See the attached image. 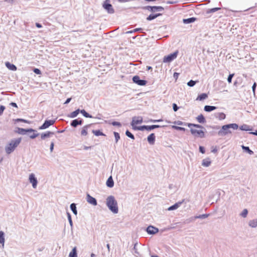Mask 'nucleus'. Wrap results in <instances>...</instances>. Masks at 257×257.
Masks as SVG:
<instances>
[{"label":"nucleus","mask_w":257,"mask_h":257,"mask_svg":"<svg viewBox=\"0 0 257 257\" xmlns=\"http://www.w3.org/2000/svg\"><path fill=\"white\" fill-rule=\"evenodd\" d=\"M106 205L108 208L114 213H118L117 203L112 196H108L106 199Z\"/></svg>","instance_id":"nucleus-1"},{"label":"nucleus","mask_w":257,"mask_h":257,"mask_svg":"<svg viewBox=\"0 0 257 257\" xmlns=\"http://www.w3.org/2000/svg\"><path fill=\"white\" fill-rule=\"evenodd\" d=\"M21 138H18L16 139L12 140L7 145L5 148V150L8 154H11L13 152L15 149L19 145L21 142Z\"/></svg>","instance_id":"nucleus-2"},{"label":"nucleus","mask_w":257,"mask_h":257,"mask_svg":"<svg viewBox=\"0 0 257 257\" xmlns=\"http://www.w3.org/2000/svg\"><path fill=\"white\" fill-rule=\"evenodd\" d=\"M238 125L236 123H231L227 125H224L222 126L221 129L218 132V134L220 136H225L228 134H231V132L229 130L231 128L233 130L238 128Z\"/></svg>","instance_id":"nucleus-3"},{"label":"nucleus","mask_w":257,"mask_h":257,"mask_svg":"<svg viewBox=\"0 0 257 257\" xmlns=\"http://www.w3.org/2000/svg\"><path fill=\"white\" fill-rule=\"evenodd\" d=\"M190 132L193 135L196 137H200L201 138L204 137V132L201 130H197L194 128H191Z\"/></svg>","instance_id":"nucleus-4"},{"label":"nucleus","mask_w":257,"mask_h":257,"mask_svg":"<svg viewBox=\"0 0 257 257\" xmlns=\"http://www.w3.org/2000/svg\"><path fill=\"white\" fill-rule=\"evenodd\" d=\"M178 55V51H176L174 53L166 56L163 58V62L167 63L170 62L175 59Z\"/></svg>","instance_id":"nucleus-5"},{"label":"nucleus","mask_w":257,"mask_h":257,"mask_svg":"<svg viewBox=\"0 0 257 257\" xmlns=\"http://www.w3.org/2000/svg\"><path fill=\"white\" fill-rule=\"evenodd\" d=\"M143 122V118L141 116L134 117L133 118V120L131 123V125L133 127L134 129L137 130L138 127L136 126V125L140 124Z\"/></svg>","instance_id":"nucleus-6"},{"label":"nucleus","mask_w":257,"mask_h":257,"mask_svg":"<svg viewBox=\"0 0 257 257\" xmlns=\"http://www.w3.org/2000/svg\"><path fill=\"white\" fill-rule=\"evenodd\" d=\"M133 81L134 83L140 86H145L147 83L146 80H141L140 77L138 75H136L133 77Z\"/></svg>","instance_id":"nucleus-7"},{"label":"nucleus","mask_w":257,"mask_h":257,"mask_svg":"<svg viewBox=\"0 0 257 257\" xmlns=\"http://www.w3.org/2000/svg\"><path fill=\"white\" fill-rule=\"evenodd\" d=\"M160 127L159 125H143L140 126L137 128V130L140 131H144V130H146L147 131H151L156 128H158Z\"/></svg>","instance_id":"nucleus-8"},{"label":"nucleus","mask_w":257,"mask_h":257,"mask_svg":"<svg viewBox=\"0 0 257 257\" xmlns=\"http://www.w3.org/2000/svg\"><path fill=\"white\" fill-rule=\"evenodd\" d=\"M29 181L32 184V186L34 188H36L37 185V180L35 177L34 174H31L29 176Z\"/></svg>","instance_id":"nucleus-9"},{"label":"nucleus","mask_w":257,"mask_h":257,"mask_svg":"<svg viewBox=\"0 0 257 257\" xmlns=\"http://www.w3.org/2000/svg\"><path fill=\"white\" fill-rule=\"evenodd\" d=\"M55 122L53 120H46L42 126L40 127V130L45 129L48 128L49 126L53 125Z\"/></svg>","instance_id":"nucleus-10"},{"label":"nucleus","mask_w":257,"mask_h":257,"mask_svg":"<svg viewBox=\"0 0 257 257\" xmlns=\"http://www.w3.org/2000/svg\"><path fill=\"white\" fill-rule=\"evenodd\" d=\"M159 230L157 228L152 226H149L147 229V231L149 234H155L158 232Z\"/></svg>","instance_id":"nucleus-11"},{"label":"nucleus","mask_w":257,"mask_h":257,"mask_svg":"<svg viewBox=\"0 0 257 257\" xmlns=\"http://www.w3.org/2000/svg\"><path fill=\"white\" fill-rule=\"evenodd\" d=\"M103 8L107 11L109 13L112 14L114 13V10L112 7V5L109 4H104Z\"/></svg>","instance_id":"nucleus-12"},{"label":"nucleus","mask_w":257,"mask_h":257,"mask_svg":"<svg viewBox=\"0 0 257 257\" xmlns=\"http://www.w3.org/2000/svg\"><path fill=\"white\" fill-rule=\"evenodd\" d=\"M87 201L89 203L93 205H96L97 204V201L96 199L93 197L91 196L89 194H87Z\"/></svg>","instance_id":"nucleus-13"},{"label":"nucleus","mask_w":257,"mask_h":257,"mask_svg":"<svg viewBox=\"0 0 257 257\" xmlns=\"http://www.w3.org/2000/svg\"><path fill=\"white\" fill-rule=\"evenodd\" d=\"M155 138L156 137L155 134L152 133L148 137V141L150 144L153 145L155 142Z\"/></svg>","instance_id":"nucleus-14"},{"label":"nucleus","mask_w":257,"mask_h":257,"mask_svg":"<svg viewBox=\"0 0 257 257\" xmlns=\"http://www.w3.org/2000/svg\"><path fill=\"white\" fill-rule=\"evenodd\" d=\"M148 9L149 11L154 12H156V11H162L163 10V8L162 7L154 6V7H149Z\"/></svg>","instance_id":"nucleus-15"},{"label":"nucleus","mask_w":257,"mask_h":257,"mask_svg":"<svg viewBox=\"0 0 257 257\" xmlns=\"http://www.w3.org/2000/svg\"><path fill=\"white\" fill-rule=\"evenodd\" d=\"M6 66L9 69L11 70L16 71L17 70L16 66L15 65L11 64L9 62H6Z\"/></svg>","instance_id":"nucleus-16"},{"label":"nucleus","mask_w":257,"mask_h":257,"mask_svg":"<svg viewBox=\"0 0 257 257\" xmlns=\"http://www.w3.org/2000/svg\"><path fill=\"white\" fill-rule=\"evenodd\" d=\"M82 123L81 119L78 120L77 119L73 120L71 123V125L73 127H76L78 125H80Z\"/></svg>","instance_id":"nucleus-17"},{"label":"nucleus","mask_w":257,"mask_h":257,"mask_svg":"<svg viewBox=\"0 0 257 257\" xmlns=\"http://www.w3.org/2000/svg\"><path fill=\"white\" fill-rule=\"evenodd\" d=\"M106 185L108 187H112L114 185V182L111 176H110L106 181Z\"/></svg>","instance_id":"nucleus-18"},{"label":"nucleus","mask_w":257,"mask_h":257,"mask_svg":"<svg viewBox=\"0 0 257 257\" xmlns=\"http://www.w3.org/2000/svg\"><path fill=\"white\" fill-rule=\"evenodd\" d=\"M211 164V161L209 159H205L203 160L202 165L204 167H208Z\"/></svg>","instance_id":"nucleus-19"},{"label":"nucleus","mask_w":257,"mask_h":257,"mask_svg":"<svg viewBox=\"0 0 257 257\" xmlns=\"http://www.w3.org/2000/svg\"><path fill=\"white\" fill-rule=\"evenodd\" d=\"M88 127V125H85L82 128V130L81 131V136H85L88 134V132H87Z\"/></svg>","instance_id":"nucleus-20"},{"label":"nucleus","mask_w":257,"mask_h":257,"mask_svg":"<svg viewBox=\"0 0 257 257\" xmlns=\"http://www.w3.org/2000/svg\"><path fill=\"white\" fill-rule=\"evenodd\" d=\"M53 133L51 132H48L46 133H43L41 135L42 139H45L46 138H49L51 135H53Z\"/></svg>","instance_id":"nucleus-21"},{"label":"nucleus","mask_w":257,"mask_h":257,"mask_svg":"<svg viewBox=\"0 0 257 257\" xmlns=\"http://www.w3.org/2000/svg\"><path fill=\"white\" fill-rule=\"evenodd\" d=\"M216 109V107L213 106L206 105L204 107V110L210 112Z\"/></svg>","instance_id":"nucleus-22"},{"label":"nucleus","mask_w":257,"mask_h":257,"mask_svg":"<svg viewBox=\"0 0 257 257\" xmlns=\"http://www.w3.org/2000/svg\"><path fill=\"white\" fill-rule=\"evenodd\" d=\"M160 15H161V14H151L147 18V20L148 21H151L152 20L156 19V18H157L158 16H159Z\"/></svg>","instance_id":"nucleus-23"},{"label":"nucleus","mask_w":257,"mask_h":257,"mask_svg":"<svg viewBox=\"0 0 257 257\" xmlns=\"http://www.w3.org/2000/svg\"><path fill=\"white\" fill-rule=\"evenodd\" d=\"M208 97L207 94L206 93H202L198 95L197 98H196L197 100H203L206 98H207Z\"/></svg>","instance_id":"nucleus-24"},{"label":"nucleus","mask_w":257,"mask_h":257,"mask_svg":"<svg viewBox=\"0 0 257 257\" xmlns=\"http://www.w3.org/2000/svg\"><path fill=\"white\" fill-rule=\"evenodd\" d=\"M76 247H74L72 250L69 253V257H77Z\"/></svg>","instance_id":"nucleus-25"},{"label":"nucleus","mask_w":257,"mask_h":257,"mask_svg":"<svg viewBox=\"0 0 257 257\" xmlns=\"http://www.w3.org/2000/svg\"><path fill=\"white\" fill-rule=\"evenodd\" d=\"M196 119L199 123H204L205 121V119L202 114L199 115Z\"/></svg>","instance_id":"nucleus-26"},{"label":"nucleus","mask_w":257,"mask_h":257,"mask_svg":"<svg viewBox=\"0 0 257 257\" xmlns=\"http://www.w3.org/2000/svg\"><path fill=\"white\" fill-rule=\"evenodd\" d=\"M29 132H35V131L34 130L32 129V128H30V129H28V130H25V129H24V128H19L18 133H19V134H23L24 133Z\"/></svg>","instance_id":"nucleus-27"},{"label":"nucleus","mask_w":257,"mask_h":257,"mask_svg":"<svg viewBox=\"0 0 257 257\" xmlns=\"http://www.w3.org/2000/svg\"><path fill=\"white\" fill-rule=\"evenodd\" d=\"M4 243H5L4 233L2 231H0V243L2 244L3 245H4Z\"/></svg>","instance_id":"nucleus-28"},{"label":"nucleus","mask_w":257,"mask_h":257,"mask_svg":"<svg viewBox=\"0 0 257 257\" xmlns=\"http://www.w3.org/2000/svg\"><path fill=\"white\" fill-rule=\"evenodd\" d=\"M182 203V202H179V203H176L174 205L170 206L169 208H168V210H174V209H177L179 206V205Z\"/></svg>","instance_id":"nucleus-29"},{"label":"nucleus","mask_w":257,"mask_h":257,"mask_svg":"<svg viewBox=\"0 0 257 257\" xmlns=\"http://www.w3.org/2000/svg\"><path fill=\"white\" fill-rule=\"evenodd\" d=\"M249 224L252 227H255L257 226V219H254L249 221Z\"/></svg>","instance_id":"nucleus-30"},{"label":"nucleus","mask_w":257,"mask_h":257,"mask_svg":"<svg viewBox=\"0 0 257 257\" xmlns=\"http://www.w3.org/2000/svg\"><path fill=\"white\" fill-rule=\"evenodd\" d=\"M92 133L96 136H105V135L100 130H93Z\"/></svg>","instance_id":"nucleus-31"},{"label":"nucleus","mask_w":257,"mask_h":257,"mask_svg":"<svg viewBox=\"0 0 257 257\" xmlns=\"http://www.w3.org/2000/svg\"><path fill=\"white\" fill-rule=\"evenodd\" d=\"M221 8H212V9H208L206 13L207 14H209V13H214L219 10H220Z\"/></svg>","instance_id":"nucleus-32"},{"label":"nucleus","mask_w":257,"mask_h":257,"mask_svg":"<svg viewBox=\"0 0 257 257\" xmlns=\"http://www.w3.org/2000/svg\"><path fill=\"white\" fill-rule=\"evenodd\" d=\"M221 8H212V9H208L206 13L207 14H209V13H214L219 10H220Z\"/></svg>","instance_id":"nucleus-33"},{"label":"nucleus","mask_w":257,"mask_h":257,"mask_svg":"<svg viewBox=\"0 0 257 257\" xmlns=\"http://www.w3.org/2000/svg\"><path fill=\"white\" fill-rule=\"evenodd\" d=\"M79 112H80V110L79 109H78L76 110L75 111L71 113L70 116L72 118L75 117L79 114Z\"/></svg>","instance_id":"nucleus-34"},{"label":"nucleus","mask_w":257,"mask_h":257,"mask_svg":"<svg viewBox=\"0 0 257 257\" xmlns=\"http://www.w3.org/2000/svg\"><path fill=\"white\" fill-rule=\"evenodd\" d=\"M196 19L195 18H191L187 19H184L183 22L185 23H191L194 22L195 21Z\"/></svg>","instance_id":"nucleus-35"},{"label":"nucleus","mask_w":257,"mask_h":257,"mask_svg":"<svg viewBox=\"0 0 257 257\" xmlns=\"http://www.w3.org/2000/svg\"><path fill=\"white\" fill-rule=\"evenodd\" d=\"M70 208L73 213L75 215L77 214V210L76 205L74 203H72L70 205Z\"/></svg>","instance_id":"nucleus-36"},{"label":"nucleus","mask_w":257,"mask_h":257,"mask_svg":"<svg viewBox=\"0 0 257 257\" xmlns=\"http://www.w3.org/2000/svg\"><path fill=\"white\" fill-rule=\"evenodd\" d=\"M80 112L86 117L91 118L92 116L88 113L84 109H82Z\"/></svg>","instance_id":"nucleus-37"},{"label":"nucleus","mask_w":257,"mask_h":257,"mask_svg":"<svg viewBox=\"0 0 257 257\" xmlns=\"http://www.w3.org/2000/svg\"><path fill=\"white\" fill-rule=\"evenodd\" d=\"M172 127L176 130L181 131H183V132H185L186 130V129L184 127L175 126V125L172 126Z\"/></svg>","instance_id":"nucleus-38"},{"label":"nucleus","mask_w":257,"mask_h":257,"mask_svg":"<svg viewBox=\"0 0 257 257\" xmlns=\"http://www.w3.org/2000/svg\"><path fill=\"white\" fill-rule=\"evenodd\" d=\"M188 126L189 127H190L191 126H193L194 127H195L196 128H203V127L201 125H199V124H193V123H189L188 124Z\"/></svg>","instance_id":"nucleus-39"},{"label":"nucleus","mask_w":257,"mask_h":257,"mask_svg":"<svg viewBox=\"0 0 257 257\" xmlns=\"http://www.w3.org/2000/svg\"><path fill=\"white\" fill-rule=\"evenodd\" d=\"M125 134L128 137H129L132 139H135V137H134V135L131 132H130L128 131H126Z\"/></svg>","instance_id":"nucleus-40"},{"label":"nucleus","mask_w":257,"mask_h":257,"mask_svg":"<svg viewBox=\"0 0 257 257\" xmlns=\"http://www.w3.org/2000/svg\"><path fill=\"white\" fill-rule=\"evenodd\" d=\"M247 213H248V211H247V210L246 209H244L242 213H241V215L243 217H245L246 216H247Z\"/></svg>","instance_id":"nucleus-41"},{"label":"nucleus","mask_w":257,"mask_h":257,"mask_svg":"<svg viewBox=\"0 0 257 257\" xmlns=\"http://www.w3.org/2000/svg\"><path fill=\"white\" fill-rule=\"evenodd\" d=\"M242 148H243V149H244V150H246V151L248 152V153L249 154H250V155H251V154H252L253 153V152H252L251 150H250L249 149V147H244V146H242Z\"/></svg>","instance_id":"nucleus-42"},{"label":"nucleus","mask_w":257,"mask_h":257,"mask_svg":"<svg viewBox=\"0 0 257 257\" xmlns=\"http://www.w3.org/2000/svg\"><path fill=\"white\" fill-rule=\"evenodd\" d=\"M114 136L116 142H117L118 140L120 139L119 135L118 133L114 132Z\"/></svg>","instance_id":"nucleus-43"},{"label":"nucleus","mask_w":257,"mask_h":257,"mask_svg":"<svg viewBox=\"0 0 257 257\" xmlns=\"http://www.w3.org/2000/svg\"><path fill=\"white\" fill-rule=\"evenodd\" d=\"M195 84L196 82L192 80L189 81L187 83L188 85L190 87L193 86Z\"/></svg>","instance_id":"nucleus-44"},{"label":"nucleus","mask_w":257,"mask_h":257,"mask_svg":"<svg viewBox=\"0 0 257 257\" xmlns=\"http://www.w3.org/2000/svg\"><path fill=\"white\" fill-rule=\"evenodd\" d=\"M218 115L220 119H224L225 118V114L224 113H219Z\"/></svg>","instance_id":"nucleus-45"},{"label":"nucleus","mask_w":257,"mask_h":257,"mask_svg":"<svg viewBox=\"0 0 257 257\" xmlns=\"http://www.w3.org/2000/svg\"><path fill=\"white\" fill-rule=\"evenodd\" d=\"M233 76H234V74H229V75L228 76V78H227V81H228V83H230L231 82L232 78L233 77Z\"/></svg>","instance_id":"nucleus-46"},{"label":"nucleus","mask_w":257,"mask_h":257,"mask_svg":"<svg viewBox=\"0 0 257 257\" xmlns=\"http://www.w3.org/2000/svg\"><path fill=\"white\" fill-rule=\"evenodd\" d=\"M112 124L114 126H120L121 125V123L119 122H117V121H113L112 122Z\"/></svg>","instance_id":"nucleus-47"},{"label":"nucleus","mask_w":257,"mask_h":257,"mask_svg":"<svg viewBox=\"0 0 257 257\" xmlns=\"http://www.w3.org/2000/svg\"><path fill=\"white\" fill-rule=\"evenodd\" d=\"M33 71L37 74H41V71L38 68H35L33 70Z\"/></svg>","instance_id":"nucleus-48"},{"label":"nucleus","mask_w":257,"mask_h":257,"mask_svg":"<svg viewBox=\"0 0 257 257\" xmlns=\"http://www.w3.org/2000/svg\"><path fill=\"white\" fill-rule=\"evenodd\" d=\"M199 151L202 154H204L205 153V149H204V148L203 147L200 146L199 147Z\"/></svg>","instance_id":"nucleus-49"},{"label":"nucleus","mask_w":257,"mask_h":257,"mask_svg":"<svg viewBox=\"0 0 257 257\" xmlns=\"http://www.w3.org/2000/svg\"><path fill=\"white\" fill-rule=\"evenodd\" d=\"M39 136V134L34 133L33 135L30 136L31 139H34Z\"/></svg>","instance_id":"nucleus-50"},{"label":"nucleus","mask_w":257,"mask_h":257,"mask_svg":"<svg viewBox=\"0 0 257 257\" xmlns=\"http://www.w3.org/2000/svg\"><path fill=\"white\" fill-rule=\"evenodd\" d=\"M173 110L175 111H177V110L178 109V106H177L176 104L173 103Z\"/></svg>","instance_id":"nucleus-51"},{"label":"nucleus","mask_w":257,"mask_h":257,"mask_svg":"<svg viewBox=\"0 0 257 257\" xmlns=\"http://www.w3.org/2000/svg\"><path fill=\"white\" fill-rule=\"evenodd\" d=\"M5 106H4L3 105H1L0 106V115L3 113L4 110H5Z\"/></svg>","instance_id":"nucleus-52"},{"label":"nucleus","mask_w":257,"mask_h":257,"mask_svg":"<svg viewBox=\"0 0 257 257\" xmlns=\"http://www.w3.org/2000/svg\"><path fill=\"white\" fill-rule=\"evenodd\" d=\"M256 86V84L255 82H254L252 87V91H253L254 94H255V90Z\"/></svg>","instance_id":"nucleus-53"},{"label":"nucleus","mask_w":257,"mask_h":257,"mask_svg":"<svg viewBox=\"0 0 257 257\" xmlns=\"http://www.w3.org/2000/svg\"><path fill=\"white\" fill-rule=\"evenodd\" d=\"M179 75V74L178 73L175 72V73H174L173 76H174V77L176 79H177V78H178Z\"/></svg>","instance_id":"nucleus-54"},{"label":"nucleus","mask_w":257,"mask_h":257,"mask_svg":"<svg viewBox=\"0 0 257 257\" xmlns=\"http://www.w3.org/2000/svg\"><path fill=\"white\" fill-rule=\"evenodd\" d=\"M16 121H21V122H27V121L26 120L21 119V118H18L16 119Z\"/></svg>","instance_id":"nucleus-55"},{"label":"nucleus","mask_w":257,"mask_h":257,"mask_svg":"<svg viewBox=\"0 0 257 257\" xmlns=\"http://www.w3.org/2000/svg\"><path fill=\"white\" fill-rule=\"evenodd\" d=\"M54 146V143L52 142L51 144V145H50V150H51V152L53 151Z\"/></svg>","instance_id":"nucleus-56"},{"label":"nucleus","mask_w":257,"mask_h":257,"mask_svg":"<svg viewBox=\"0 0 257 257\" xmlns=\"http://www.w3.org/2000/svg\"><path fill=\"white\" fill-rule=\"evenodd\" d=\"M11 105L14 107H18V106L17 105V104L15 102H12L11 103Z\"/></svg>","instance_id":"nucleus-57"},{"label":"nucleus","mask_w":257,"mask_h":257,"mask_svg":"<svg viewBox=\"0 0 257 257\" xmlns=\"http://www.w3.org/2000/svg\"><path fill=\"white\" fill-rule=\"evenodd\" d=\"M71 99V98H67V100H66V101L65 102L64 104L68 103L70 101Z\"/></svg>","instance_id":"nucleus-58"},{"label":"nucleus","mask_w":257,"mask_h":257,"mask_svg":"<svg viewBox=\"0 0 257 257\" xmlns=\"http://www.w3.org/2000/svg\"><path fill=\"white\" fill-rule=\"evenodd\" d=\"M36 26L37 28H40L42 27V25L39 23H36Z\"/></svg>","instance_id":"nucleus-59"},{"label":"nucleus","mask_w":257,"mask_h":257,"mask_svg":"<svg viewBox=\"0 0 257 257\" xmlns=\"http://www.w3.org/2000/svg\"><path fill=\"white\" fill-rule=\"evenodd\" d=\"M246 125H244V126L242 125L240 127V129L242 130H247V129H246L245 128V127H246Z\"/></svg>","instance_id":"nucleus-60"},{"label":"nucleus","mask_w":257,"mask_h":257,"mask_svg":"<svg viewBox=\"0 0 257 257\" xmlns=\"http://www.w3.org/2000/svg\"><path fill=\"white\" fill-rule=\"evenodd\" d=\"M207 216H208V215L204 214V215H202V216H199L198 217V218H202V217L205 218V217H207Z\"/></svg>","instance_id":"nucleus-61"},{"label":"nucleus","mask_w":257,"mask_h":257,"mask_svg":"<svg viewBox=\"0 0 257 257\" xmlns=\"http://www.w3.org/2000/svg\"><path fill=\"white\" fill-rule=\"evenodd\" d=\"M68 218H69L70 223L71 224L72 223V220H71V218L70 215L69 214H68Z\"/></svg>","instance_id":"nucleus-62"},{"label":"nucleus","mask_w":257,"mask_h":257,"mask_svg":"<svg viewBox=\"0 0 257 257\" xmlns=\"http://www.w3.org/2000/svg\"><path fill=\"white\" fill-rule=\"evenodd\" d=\"M106 246H107V248L108 251H109V250H110V245H109V244H107Z\"/></svg>","instance_id":"nucleus-63"},{"label":"nucleus","mask_w":257,"mask_h":257,"mask_svg":"<svg viewBox=\"0 0 257 257\" xmlns=\"http://www.w3.org/2000/svg\"><path fill=\"white\" fill-rule=\"evenodd\" d=\"M251 134H253V135H255L256 136H257V130L255 132H253V133H251Z\"/></svg>","instance_id":"nucleus-64"}]
</instances>
